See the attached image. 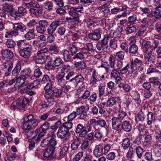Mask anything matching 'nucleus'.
Returning a JSON list of instances; mask_svg holds the SVG:
<instances>
[{
  "label": "nucleus",
  "instance_id": "nucleus-1",
  "mask_svg": "<svg viewBox=\"0 0 161 161\" xmlns=\"http://www.w3.org/2000/svg\"><path fill=\"white\" fill-rule=\"evenodd\" d=\"M127 115V113L123 111H119L117 117H113L112 119V125L113 128L117 131L119 130L121 128L126 132H130L132 129V126L130 121H124Z\"/></svg>",
  "mask_w": 161,
  "mask_h": 161
},
{
  "label": "nucleus",
  "instance_id": "nucleus-2",
  "mask_svg": "<svg viewBox=\"0 0 161 161\" xmlns=\"http://www.w3.org/2000/svg\"><path fill=\"white\" fill-rule=\"evenodd\" d=\"M38 122L36 116L29 114L24 117L22 128L24 130H31L38 125Z\"/></svg>",
  "mask_w": 161,
  "mask_h": 161
},
{
  "label": "nucleus",
  "instance_id": "nucleus-3",
  "mask_svg": "<svg viewBox=\"0 0 161 161\" xmlns=\"http://www.w3.org/2000/svg\"><path fill=\"white\" fill-rule=\"evenodd\" d=\"M50 124L48 121H45L39 128L35 130L37 133L33 137L32 139L35 141L38 140L47 133V130L49 129Z\"/></svg>",
  "mask_w": 161,
  "mask_h": 161
},
{
  "label": "nucleus",
  "instance_id": "nucleus-4",
  "mask_svg": "<svg viewBox=\"0 0 161 161\" xmlns=\"http://www.w3.org/2000/svg\"><path fill=\"white\" fill-rule=\"evenodd\" d=\"M53 84L51 83L47 85L46 88H47L45 91V93L49 97H50L54 102V99L53 96L56 98H60L62 97V91L56 87H53Z\"/></svg>",
  "mask_w": 161,
  "mask_h": 161
},
{
  "label": "nucleus",
  "instance_id": "nucleus-5",
  "mask_svg": "<svg viewBox=\"0 0 161 161\" xmlns=\"http://www.w3.org/2000/svg\"><path fill=\"white\" fill-rule=\"evenodd\" d=\"M110 37L107 34L104 35L101 41L97 42L96 45L97 49L99 51H104L108 47V42Z\"/></svg>",
  "mask_w": 161,
  "mask_h": 161
},
{
  "label": "nucleus",
  "instance_id": "nucleus-6",
  "mask_svg": "<svg viewBox=\"0 0 161 161\" xmlns=\"http://www.w3.org/2000/svg\"><path fill=\"white\" fill-rule=\"evenodd\" d=\"M38 25L36 27V29L38 33L43 34L46 31L47 28L49 25L48 21L42 19L38 21Z\"/></svg>",
  "mask_w": 161,
  "mask_h": 161
},
{
  "label": "nucleus",
  "instance_id": "nucleus-7",
  "mask_svg": "<svg viewBox=\"0 0 161 161\" xmlns=\"http://www.w3.org/2000/svg\"><path fill=\"white\" fill-rule=\"evenodd\" d=\"M84 78L80 74L75 75L74 77L72 78L68 81L69 86L73 88L78 85L80 83H83Z\"/></svg>",
  "mask_w": 161,
  "mask_h": 161
},
{
  "label": "nucleus",
  "instance_id": "nucleus-8",
  "mask_svg": "<svg viewBox=\"0 0 161 161\" xmlns=\"http://www.w3.org/2000/svg\"><path fill=\"white\" fill-rule=\"evenodd\" d=\"M13 65L12 62L10 60L4 63L1 65L2 69L5 76H7L10 75Z\"/></svg>",
  "mask_w": 161,
  "mask_h": 161
},
{
  "label": "nucleus",
  "instance_id": "nucleus-9",
  "mask_svg": "<svg viewBox=\"0 0 161 161\" xmlns=\"http://www.w3.org/2000/svg\"><path fill=\"white\" fill-rule=\"evenodd\" d=\"M46 93H44V97L46 100H42L40 104L41 108L43 109H47L52 105L54 102L53 100L49 97Z\"/></svg>",
  "mask_w": 161,
  "mask_h": 161
},
{
  "label": "nucleus",
  "instance_id": "nucleus-10",
  "mask_svg": "<svg viewBox=\"0 0 161 161\" xmlns=\"http://www.w3.org/2000/svg\"><path fill=\"white\" fill-rule=\"evenodd\" d=\"M102 32V29L99 28L92 30V32L89 33L86 36H88L90 39L94 41H99L101 38Z\"/></svg>",
  "mask_w": 161,
  "mask_h": 161
},
{
  "label": "nucleus",
  "instance_id": "nucleus-11",
  "mask_svg": "<svg viewBox=\"0 0 161 161\" xmlns=\"http://www.w3.org/2000/svg\"><path fill=\"white\" fill-rule=\"evenodd\" d=\"M13 26V28L14 31H16L17 32V35H19V32L23 33L26 31V26L21 22L12 23Z\"/></svg>",
  "mask_w": 161,
  "mask_h": 161
},
{
  "label": "nucleus",
  "instance_id": "nucleus-12",
  "mask_svg": "<svg viewBox=\"0 0 161 161\" xmlns=\"http://www.w3.org/2000/svg\"><path fill=\"white\" fill-rule=\"evenodd\" d=\"M31 44L21 50H19L20 56L24 58H28L30 57L32 51Z\"/></svg>",
  "mask_w": 161,
  "mask_h": 161
},
{
  "label": "nucleus",
  "instance_id": "nucleus-13",
  "mask_svg": "<svg viewBox=\"0 0 161 161\" xmlns=\"http://www.w3.org/2000/svg\"><path fill=\"white\" fill-rule=\"evenodd\" d=\"M69 147V146H64L62 148L60 151L56 152L55 158L61 159L63 158L68 152Z\"/></svg>",
  "mask_w": 161,
  "mask_h": 161
},
{
  "label": "nucleus",
  "instance_id": "nucleus-14",
  "mask_svg": "<svg viewBox=\"0 0 161 161\" xmlns=\"http://www.w3.org/2000/svg\"><path fill=\"white\" fill-rule=\"evenodd\" d=\"M145 111L141 109L135 116V121L137 124L142 123L145 120L146 118Z\"/></svg>",
  "mask_w": 161,
  "mask_h": 161
},
{
  "label": "nucleus",
  "instance_id": "nucleus-15",
  "mask_svg": "<svg viewBox=\"0 0 161 161\" xmlns=\"http://www.w3.org/2000/svg\"><path fill=\"white\" fill-rule=\"evenodd\" d=\"M60 54L64 62H68L71 61V54L69 50L65 49H63L60 52Z\"/></svg>",
  "mask_w": 161,
  "mask_h": 161
},
{
  "label": "nucleus",
  "instance_id": "nucleus-16",
  "mask_svg": "<svg viewBox=\"0 0 161 161\" xmlns=\"http://www.w3.org/2000/svg\"><path fill=\"white\" fill-rule=\"evenodd\" d=\"M26 12L27 10L25 8L23 7H20L18 8L17 10H15L12 14L13 17L16 18L24 15L26 13Z\"/></svg>",
  "mask_w": 161,
  "mask_h": 161
},
{
  "label": "nucleus",
  "instance_id": "nucleus-17",
  "mask_svg": "<svg viewBox=\"0 0 161 161\" xmlns=\"http://www.w3.org/2000/svg\"><path fill=\"white\" fill-rule=\"evenodd\" d=\"M69 131L61 125L58 128L57 133V137L61 139L64 138L69 133Z\"/></svg>",
  "mask_w": 161,
  "mask_h": 161
},
{
  "label": "nucleus",
  "instance_id": "nucleus-18",
  "mask_svg": "<svg viewBox=\"0 0 161 161\" xmlns=\"http://www.w3.org/2000/svg\"><path fill=\"white\" fill-rule=\"evenodd\" d=\"M138 50L137 46L134 42H131L129 44L128 53H129L130 56H135L137 53Z\"/></svg>",
  "mask_w": 161,
  "mask_h": 161
},
{
  "label": "nucleus",
  "instance_id": "nucleus-19",
  "mask_svg": "<svg viewBox=\"0 0 161 161\" xmlns=\"http://www.w3.org/2000/svg\"><path fill=\"white\" fill-rule=\"evenodd\" d=\"M80 43L77 42H73L69 44V51L70 52L71 54L72 55H74L77 52L79 51V45Z\"/></svg>",
  "mask_w": 161,
  "mask_h": 161
},
{
  "label": "nucleus",
  "instance_id": "nucleus-20",
  "mask_svg": "<svg viewBox=\"0 0 161 161\" xmlns=\"http://www.w3.org/2000/svg\"><path fill=\"white\" fill-rule=\"evenodd\" d=\"M56 155V153H54V150L50 148H46L44 152L43 153L44 159L48 158H55Z\"/></svg>",
  "mask_w": 161,
  "mask_h": 161
},
{
  "label": "nucleus",
  "instance_id": "nucleus-21",
  "mask_svg": "<svg viewBox=\"0 0 161 161\" xmlns=\"http://www.w3.org/2000/svg\"><path fill=\"white\" fill-rule=\"evenodd\" d=\"M53 75H51L50 76H49L47 75L44 74L43 75V77L42 79V82L43 83H47L46 85L44 88V90L45 91L47 88H46V87H47V85L51 84H53V80H54V78H53Z\"/></svg>",
  "mask_w": 161,
  "mask_h": 161
},
{
  "label": "nucleus",
  "instance_id": "nucleus-22",
  "mask_svg": "<svg viewBox=\"0 0 161 161\" xmlns=\"http://www.w3.org/2000/svg\"><path fill=\"white\" fill-rule=\"evenodd\" d=\"M16 45L18 50H21L25 48L31 44V43L29 41L25 40H21L16 42Z\"/></svg>",
  "mask_w": 161,
  "mask_h": 161
},
{
  "label": "nucleus",
  "instance_id": "nucleus-23",
  "mask_svg": "<svg viewBox=\"0 0 161 161\" xmlns=\"http://www.w3.org/2000/svg\"><path fill=\"white\" fill-rule=\"evenodd\" d=\"M103 146L101 144L96 145L93 151L94 155L96 157H99L103 154Z\"/></svg>",
  "mask_w": 161,
  "mask_h": 161
},
{
  "label": "nucleus",
  "instance_id": "nucleus-24",
  "mask_svg": "<svg viewBox=\"0 0 161 161\" xmlns=\"http://www.w3.org/2000/svg\"><path fill=\"white\" fill-rule=\"evenodd\" d=\"M29 12L32 16H34L37 18L40 17L42 15L43 13V9L31 8L29 9Z\"/></svg>",
  "mask_w": 161,
  "mask_h": 161
},
{
  "label": "nucleus",
  "instance_id": "nucleus-25",
  "mask_svg": "<svg viewBox=\"0 0 161 161\" xmlns=\"http://www.w3.org/2000/svg\"><path fill=\"white\" fill-rule=\"evenodd\" d=\"M130 66V67H132L133 68L135 67L137 69L139 67L143 66V62L142 60L136 58L132 60Z\"/></svg>",
  "mask_w": 161,
  "mask_h": 161
},
{
  "label": "nucleus",
  "instance_id": "nucleus-26",
  "mask_svg": "<svg viewBox=\"0 0 161 161\" xmlns=\"http://www.w3.org/2000/svg\"><path fill=\"white\" fill-rule=\"evenodd\" d=\"M134 148L135 147H134L133 145L132 146L131 145L129 147L126 155V157L128 159L131 161H133V159L134 158L135 156V152L134 150Z\"/></svg>",
  "mask_w": 161,
  "mask_h": 161
},
{
  "label": "nucleus",
  "instance_id": "nucleus-27",
  "mask_svg": "<svg viewBox=\"0 0 161 161\" xmlns=\"http://www.w3.org/2000/svg\"><path fill=\"white\" fill-rule=\"evenodd\" d=\"M126 8V5L121 3L119 4V7L112 9L111 10V13L113 14H116L122 11Z\"/></svg>",
  "mask_w": 161,
  "mask_h": 161
},
{
  "label": "nucleus",
  "instance_id": "nucleus-28",
  "mask_svg": "<svg viewBox=\"0 0 161 161\" xmlns=\"http://www.w3.org/2000/svg\"><path fill=\"white\" fill-rule=\"evenodd\" d=\"M45 54H42L40 55H36L33 56V59L37 64H42L44 63L45 59L44 56Z\"/></svg>",
  "mask_w": 161,
  "mask_h": 161
},
{
  "label": "nucleus",
  "instance_id": "nucleus-29",
  "mask_svg": "<svg viewBox=\"0 0 161 161\" xmlns=\"http://www.w3.org/2000/svg\"><path fill=\"white\" fill-rule=\"evenodd\" d=\"M1 53L3 57L5 58L11 59L14 56L13 52L8 49H2Z\"/></svg>",
  "mask_w": 161,
  "mask_h": 161
},
{
  "label": "nucleus",
  "instance_id": "nucleus-30",
  "mask_svg": "<svg viewBox=\"0 0 161 161\" xmlns=\"http://www.w3.org/2000/svg\"><path fill=\"white\" fill-rule=\"evenodd\" d=\"M55 137V135L54 134H52L50 136L49 143L48 147V148H51L54 150L56 148L55 146L57 144V142L56 140L54 139Z\"/></svg>",
  "mask_w": 161,
  "mask_h": 161
},
{
  "label": "nucleus",
  "instance_id": "nucleus-31",
  "mask_svg": "<svg viewBox=\"0 0 161 161\" xmlns=\"http://www.w3.org/2000/svg\"><path fill=\"white\" fill-rule=\"evenodd\" d=\"M144 57L145 59L148 62L151 63H153L155 65L156 63L157 59H156V55L154 53H152L148 54L147 56H145Z\"/></svg>",
  "mask_w": 161,
  "mask_h": 161
},
{
  "label": "nucleus",
  "instance_id": "nucleus-32",
  "mask_svg": "<svg viewBox=\"0 0 161 161\" xmlns=\"http://www.w3.org/2000/svg\"><path fill=\"white\" fill-rule=\"evenodd\" d=\"M81 143V140L79 138H76L73 140L71 144L70 147L72 150L75 151L77 149L79 145Z\"/></svg>",
  "mask_w": 161,
  "mask_h": 161
},
{
  "label": "nucleus",
  "instance_id": "nucleus-33",
  "mask_svg": "<svg viewBox=\"0 0 161 161\" xmlns=\"http://www.w3.org/2000/svg\"><path fill=\"white\" fill-rule=\"evenodd\" d=\"M153 152L157 157L161 156V144L159 143H155L153 147Z\"/></svg>",
  "mask_w": 161,
  "mask_h": 161
},
{
  "label": "nucleus",
  "instance_id": "nucleus-34",
  "mask_svg": "<svg viewBox=\"0 0 161 161\" xmlns=\"http://www.w3.org/2000/svg\"><path fill=\"white\" fill-rule=\"evenodd\" d=\"M21 66L20 63H18L12 72L13 76L15 78L17 77L21 69Z\"/></svg>",
  "mask_w": 161,
  "mask_h": 161
},
{
  "label": "nucleus",
  "instance_id": "nucleus-35",
  "mask_svg": "<svg viewBox=\"0 0 161 161\" xmlns=\"http://www.w3.org/2000/svg\"><path fill=\"white\" fill-rule=\"evenodd\" d=\"M119 97H110L107 101V105L109 107L113 106L119 101Z\"/></svg>",
  "mask_w": 161,
  "mask_h": 161
},
{
  "label": "nucleus",
  "instance_id": "nucleus-36",
  "mask_svg": "<svg viewBox=\"0 0 161 161\" xmlns=\"http://www.w3.org/2000/svg\"><path fill=\"white\" fill-rule=\"evenodd\" d=\"M137 127L139 132L138 135L140 136H144L147 134L148 132L147 130L144 125L142 124H140L137 126Z\"/></svg>",
  "mask_w": 161,
  "mask_h": 161
},
{
  "label": "nucleus",
  "instance_id": "nucleus-37",
  "mask_svg": "<svg viewBox=\"0 0 161 161\" xmlns=\"http://www.w3.org/2000/svg\"><path fill=\"white\" fill-rule=\"evenodd\" d=\"M135 151L136 155L138 158L141 159L143 156L144 153L143 149L140 146H138L134 148Z\"/></svg>",
  "mask_w": 161,
  "mask_h": 161
},
{
  "label": "nucleus",
  "instance_id": "nucleus-38",
  "mask_svg": "<svg viewBox=\"0 0 161 161\" xmlns=\"http://www.w3.org/2000/svg\"><path fill=\"white\" fill-rule=\"evenodd\" d=\"M89 110V107L88 105L85 106L82 105L80 107H77L76 109V112L77 115H80L82 113L86 112Z\"/></svg>",
  "mask_w": 161,
  "mask_h": 161
},
{
  "label": "nucleus",
  "instance_id": "nucleus-39",
  "mask_svg": "<svg viewBox=\"0 0 161 161\" xmlns=\"http://www.w3.org/2000/svg\"><path fill=\"white\" fill-rule=\"evenodd\" d=\"M121 147L124 150L127 149L130 147V139L128 137L123 139Z\"/></svg>",
  "mask_w": 161,
  "mask_h": 161
},
{
  "label": "nucleus",
  "instance_id": "nucleus-40",
  "mask_svg": "<svg viewBox=\"0 0 161 161\" xmlns=\"http://www.w3.org/2000/svg\"><path fill=\"white\" fill-rule=\"evenodd\" d=\"M69 14L73 18V20L78 21L79 20V14L76 12L73 7L70 8L69 11Z\"/></svg>",
  "mask_w": 161,
  "mask_h": 161
},
{
  "label": "nucleus",
  "instance_id": "nucleus-41",
  "mask_svg": "<svg viewBox=\"0 0 161 161\" xmlns=\"http://www.w3.org/2000/svg\"><path fill=\"white\" fill-rule=\"evenodd\" d=\"M33 45L35 47L40 49L43 47H45L46 43L45 42H42L41 41H38V40H35L33 41Z\"/></svg>",
  "mask_w": 161,
  "mask_h": 161
},
{
  "label": "nucleus",
  "instance_id": "nucleus-42",
  "mask_svg": "<svg viewBox=\"0 0 161 161\" xmlns=\"http://www.w3.org/2000/svg\"><path fill=\"white\" fill-rule=\"evenodd\" d=\"M138 21L137 19V15L134 14L132 15L129 16L128 18V22L127 23L128 25H132L136 24Z\"/></svg>",
  "mask_w": 161,
  "mask_h": 161
},
{
  "label": "nucleus",
  "instance_id": "nucleus-43",
  "mask_svg": "<svg viewBox=\"0 0 161 161\" xmlns=\"http://www.w3.org/2000/svg\"><path fill=\"white\" fill-rule=\"evenodd\" d=\"M21 99V102H18L17 106L19 107V109L25 108L29 102V99L26 98H22Z\"/></svg>",
  "mask_w": 161,
  "mask_h": 161
},
{
  "label": "nucleus",
  "instance_id": "nucleus-44",
  "mask_svg": "<svg viewBox=\"0 0 161 161\" xmlns=\"http://www.w3.org/2000/svg\"><path fill=\"white\" fill-rule=\"evenodd\" d=\"M38 22L37 20L32 19L27 23L26 26L30 28V30L34 31L35 30V26L38 24Z\"/></svg>",
  "mask_w": 161,
  "mask_h": 161
},
{
  "label": "nucleus",
  "instance_id": "nucleus-45",
  "mask_svg": "<svg viewBox=\"0 0 161 161\" xmlns=\"http://www.w3.org/2000/svg\"><path fill=\"white\" fill-rule=\"evenodd\" d=\"M127 26L126 27L125 31L127 34H130L135 31L136 30V26L132 25H128L127 23Z\"/></svg>",
  "mask_w": 161,
  "mask_h": 161
},
{
  "label": "nucleus",
  "instance_id": "nucleus-46",
  "mask_svg": "<svg viewBox=\"0 0 161 161\" xmlns=\"http://www.w3.org/2000/svg\"><path fill=\"white\" fill-rule=\"evenodd\" d=\"M44 8L48 11H52L53 9L54 4L52 1H47L43 4Z\"/></svg>",
  "mask_w": 161,
  "mask_h": 161
},
{
  "label": "nucleus",
  "instance_id": "nucleus-47",
  "mask_svg": "<svg viewBox=\"0 0 161 161\" xmlns=\"http://www.w3.org/2000/svg\"><path fill=\"white\" fill-rule=\"evenodd\" d=\"M142 136L138 135V136L136 137L133 141L131 146L133 145L135 147L136 146H139L142 142Z\"/></svg>",
  "mask_w": 161,
  "mask_h": 161
},
{
  "label": "nucleus",
  "instance_id": "nucleus-48",
  "mask_svg": "<svg viewBox=\"0 0 161 161\" xmlns=\"http://www.w3.org/2000/svg\"><path fill=\"white\" fill-rule=\"evenodd\" d=\"M147 26L141 25L139 27L138 31L136 33V36H142L147 29Z\"/></svg>",
  "mask_w": 161,
  "mask_h": 161
},
{
  "label": "nucleus",
  "instance_id": "nucleus-49",
  "mask_svg": "<svg viewBox=\"0 0 161 161\" xmlns=\"http://www.w3.org/2000/svg\"><path fill=\"white\" fill-rule=\"evenodd\" d=\"M3 8L4 11L9 12L10 15L13 17L12 13L15 11V10L14 9L12 5L7 3L5 4Z\"/></svg>",
  "mask_w": 161,
  "mask_h": 161
},
{
  "label": "nucleus",
  "instance_id": "nucleus-50",
  "mask_svg": "<svg viewBox=\"0 0 161 161\" xmlns=\"http://www.w3.org/2000/svg\"><path fill=\"white\" fill-rule=\"evenodd\" d=\"M65 75L58 74L57 77V80L58 85L62 86L64 85L65 83V80L64 79Z\"/></svg>",
  "mask_w": 161,
  "mask_h": 161
},
{
  "label": "nucleus",
  "instance_id": "nucleus-51",
  "mask_svg": "<svg viewBox=\"0 0 161 161\" xmlns=\"http://www.w3.org/2000/svg\"><path fill=\"white\" fill-rule=\"evenodd\" d=\"M16 78L17 80V82L21 83L20 85L21 86L24 85L27 79V77H26L25 75H21L19 76L18 77Z\"/></svg>",
  "mask_w": 161,
  "mask_h": 161
},
{
  "label": "nucleus",
  "instance_id": "nucleus-52",
  "mask_svg": "<svg viewBox=\"0 0 161 161\" xmlns=\"http://www.w3.org/2000/svg\"><path fill=\"white\" fill-rule=\"evenodd\" d=\"M140 42L142 46V49L152 45L151 43L149 41L144 39H141L140 41Z\"/></svg>",
  "mask_w": 161,
  "mask_h": 161
},
{
  "label": "nucleus",
  "instance_id": "nucleus-53",
  "mask_svg": "<svg viewBox=\"0 0 161 161\" xmlns=\"http://www.w3.org/2000/svg\"><path fill=\"white\" fill-rule=\"evenodd\" d=\"M5 44L8 48L12 49L15 47L16 43L13 39H8L7 40Z\"/></svg>",
  "mask_w": 161,
  "mask_h": 161
},
{
  "label": "nucleus",
  "instance_id": "nucleus-54",
  "mask_svg": "<svg viewBox=\"0 0 161 161\" xmlns=\"http://www.w3.org/2000/svg\"><path fill=\"white\" fill-rule=\"evenodd\" d=\"M125 55V53L124 51H120L116 53L115 58L117 60H122L124 59Z\"/></svg>",
  "mask_w": 161,
  "mask_h": 161
},
{
  "label": "nucleus",
  "instance_id": "nucleus-55",
  "mask_svg": "<svg viewBox=\"0 0 161 161\" xmlns=\"http://www.w3.org/2000/svg\"><path fill=\"white\" fill-rule=\"evenodd\" d=\"M97 73L96 72L95 70H94L92 73V75L90 79V84L93 85L97 83Z\"/></svg>",
  "mask_w": 161,
  "mask_h": 161
},
{
  "label": "nucleus",
  "instance_id": "nucleus-56",
  "mask_svg": "<svg viewBox=\"0 0 161 161\" xmlns=\"http://www.w3.org/2000/svg\"><path fill=\"white\" fill-rule=\"evenodd\" d=\"M129 44L128 45L126 42H124L121 44L120 45V48L122 50V51L124 52L128 53V51L129 49Z\"/></svg>",
  "mask_w": 161,
  "mask_h": 161
},
{
  "label": "nucleus",
  "instance_id": "nucleus-57",
  "mask_svg": "<svg viewBox=\"0 0 161 161\" xmlns=\"http://www.w3.org/2000/svg\"><path fill=\"white\" fill-rule=\"evenodd\" d=\"M15 153H8L4 158L5 161H10L14 160L16 158Z\"/></svg>",
  "mask_w": 161,
  "mask_h": 161
},
{
  "label": "nucleus",
  "instance_id": "nucleus-58",
  "mask_svg": "<svg viewBox=\"0 0 161 161\" xmlns=\"http://www.w3.org/2000/svg\"><path fill=\"white\" fill-rule=\"evenodd\" d=\"M49 50L50 52H53L54 54H57L59 52V48L55 44L51 45L49 47Z\"/></svg>",
  "mask_w": 161,
  "mask_h": 161
},
{
  "label": "nucleus",
  "instance_id": "nucleus-59",
  "mask_svg": "<svg viewBox=\"0 0 161 161\" xmlns=\"http://www.w3.org/2000/svg\"><path fill=\"white\" fill-rule=\"evenodd\" d=\"M153 48L152 45L143 49L144 56L152 53Z\"/></svg>",
  "mask_w": 161,
  "mask_h": 161
},
{
  "label": "nucleus",
  "instance_id": "nucleus-60",
  "mask_svg": "<svg viewBox=\"0 0 161 161\" xmlns=\"http://www.w3.org/2000/svg\"><path fill=\"white\" fill-rule=\"evenodd\" d=\"M69 67V65L65 64H63L60 66L58 68L61 72V73L59 74L65 75V73L64 71L67 69Z\"/></svg>",
  "mask_w": 161,
  "mask_h": 161
},
{
  "label": "nucleus",
  "instance_id": "nucleus-61",
  "mask_svg": "<svg viewBox=\"0 0 161 161\" xmlns=\"http://www.w3.org/2000/svg\"><path fill=\"white\" fill-rule=\"evenodd\" d=\"M144 137V142L146 143L147 144L150 145L152 142V136L151 134H146Z\"/></svg>",
  "mask_w": 161,
  "mask_h": 161
},
{
  "label": "nucleus",
  "instance_id": "nucleus-62",
  "mask_svg": "<svg viewBox=\"0 0 161 161\" xmlns=\"http://www.w3.org/2000/svg\"><path fill=\"white\" fill-rule=\"evenodd\" d=\"M84 47L88 51L89 54H91V53L94 52L95 51V50L94 49L93 44L91 43L86 44Z\"/></svg>",
  "mask_w": 161,
  "mask_h": 161
},
{
  "label": "nucleus",
  "instance_id": "nucleus-63",
  "mask_svg": "<svg viewBox=\"0 0 161 161\" xmlns=\"http://www.w3.org/2000/svg\"><path fill=\"white\" fill-rule=\"evenodd\" d=\"M89 145V142L87 140H85L82 142L80 145V148L82 150H86L90 149L88 148Z\"/></svg>",
  "mask_w": 161,
  "mask_h": 161
},
{
  "label": "nucleus",
  "instance_id": "nucleus-64",
  "mask_svg": "<svg viewBox=\"0 0 161 161\" xmlns=\"http://www.w3.org/2000/svg\"><path fill=\"white\" fill-rule=\"evenodd\" d=\"M63 63L62 59L59 57H56L53 61V64L56 67L59 66Z\"/></svg>",
  "mask_w": 161,
  "mask_h": 161
}]
</instances>
